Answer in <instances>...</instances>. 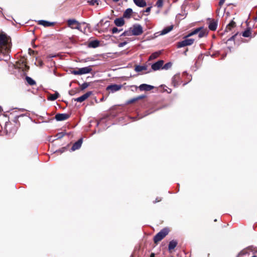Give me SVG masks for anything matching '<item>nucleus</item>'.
Listing matches in <instances>:
<instances>
[{
	"instance_id": "obj_28",
	"label": "nucleus",
	"mask_w": 257,
	"mask_h": 257,
	"mask_svg": "<svg viewBox=\"0 0 257 257\" xmlns=\"http://www.w3.org/2000/svg\"><path fill=\"white\" fill-rule=\"evenodd\" d=\"M251 34V30L250 28H247L242 33V36L244 37H249L250 36Z\"/></svg>"
},
{
	"instance_id": "obj_2",
	"label": "nucleus",
	"mask_w": 257,
	"mask_h": 257,
	"mask_svg": "<svg viewBox=\"0 0 257 257\" xmlns=\"http://www.w3.org/2000/svg\"><path fill=\"white\" fill-rule=\"evenodd\" d=\"M170 232V229L168 228H164L154 237V242L156 244H157L161 240L164 238Z\"/></svg>"
},
{
	"instance_id": "obj_23",
	"label": "nucleus",
	"mask_w": 257,
	"mask_h": 257,
	"mask_svg": "<svg viewBox=\"0 0 257 257\" xmlns=\"http://www.w3.org/2000/svg\"><path fill=\"white\" fill-rule=\"evenodd\" d=\"M99 45V41L98 40H93L90 41L88 44V46L90 48H95L98 47Z\"/></svg>"
},
{
	"instance_id": "obj_44",
	"label": "nucleus",
	"mask_w": 257,
	"mask_h": 257,
	"mask_svg": "<svg viewBox=\"0 0 257 257\" xmlns=\"http://www.w3.org/2000/svg\"><path fill=\"white\" fill-rule=\"evenodd\" d=\"M151 8H152V7H149L147 8L146 9V10L145 11V12L146 13H149L151 11Z\"/></svg>"
},
{
	"instance_id": "obj_34",
	"label": "nucleus",
	"mask_w": 257,
	"mask_h": 257,
	"mask_svg": "<svg viewBox=\"0 0 257 257\" xmlns=\"http://www.w3.org/2000/svg\"><path fill=\"white\" fill-rule=\"evenodd\" d=\"M164 1V0H158L156 4V6L158 8H162L163 6Z\"/></svg>"
},
{
	"instance_id": "obj_31",
	"label": "nucleus",
	"mask_w": 257,
	"mask_h": 257,
	"mask_svg": "<svg viewBox=\"0 0 257 257\" xmlns=\"http://www.w3.org/2000/svg\"><path fill=\"white\" fill-rule=\"evenodd\" d=\"M59 94L58 92H55L49 97V99L52 101L55 100L59 97Z\"/></svg>"
},
{
	"instance_id": "obj_46",
	"label": "nucleus",
	"mask_w": 257,
	"mask_h": 257,
	"mask_svg": "<svg viewBox=\"0 0 257 257\" xmlns=\"http://www.w3.org/2000/svg\"><path fill=\"white\" fill-rule=\"evenodd\" d=\"M125 44H126V43H125V42H123V43H120V44H119V46H123L124 45H125Z\"/></svg>"
},
{
	"instance_id": "obj_18",
	"label": "nucleus",
	"mask_w": 257,
	"mask_h": 257,
	"mask_svg": "<svg viewBox=\"0 0 257 257\" xmlns=\"http://www.w3.org/2000/svg\"><path fill=\"white\" fill-rule=\"evenodd\" d=\"M236 27L235 22L232 20L226 27L225 32H229L232 30V29Z\"/></svg>"
},
{
	"instance_id": "obj_47",
	"label": "nucleus",
	"mask_w": 257,
	"mask_h": 257,
	"mask_svg": "<svg viewBox=\"0 0 257 257\" xmlns=\"http://www.w3.org/2000/svg\"><path fill=\"white\" fill-rule=\"evenodd\" d=\"M188 49H186V51H184V53L185 55H186V53H187V52L188 51Z\"/></svg>"
},
{
	"instance_id": "obj_1",
	"label": "nucleus",
	"mask_w": 257,
	"mask_h": 257,
	"mask_svg": "<svg viewBox=\"0 0 257 257\" xmlns=\"http://www.w3.org/2000/svg\"><path fill=\"white\" fill-rule=\"evenodd\" d=\"M11 41V38L6 34H0V55H3L7 59L10 57L9 54L12 46Z\"/></svg>"
},
{
	"instance_id": "obj_17",
	"label": "nucleus",
	"mask_w": 257,
	"mask_h": 257,
	"mask_svg": "<svg viewBox=\"0 0 257 257\" xmlns=\"http://www.w3.org/2000/svg\"><path fill=\"white\" fill-rule=\"evenodd\" d=\"M39 25H42L45 27L53 26L55 25V23L54 22H49L48 21L41 20L38 22Z\"/></svg>"
},
{
	"instance_id": "obj_12",
	"label": "nucleus",
	"mask_w": 257,
	"mask_h": 257,
	"mask_svg": "<svg viewBox=\"0 0 257 257\" xmlns=\"http://www.w3.org/2000/svg\"><path fill=\"white\" fill-rule=\"evenodd\" d=\"M92 94V91H88L80 97L74 99V100L77 102H82L88 98Z\"/></svg>"
},
{
	"instance_id": "obj_33",
	"label": "nucleus",
	"mask_w": 257,
	"mask_h": 257,
	"mask_svg": "<svg viewBox=\"0 0 257 257\" xmlns=\"http://www.w3.org/2000/svg\"><path fill=\"white\" fill-rule=\"evenodd\" d=\"M90 84L88 82H84L80 85V89L81 90H83L89 86Z\"/></svg>"
},
{
	"instance_id": "obj_38",
	"label": "nucleus",
	"mask_w": 257,
	"mask_h": 257,
	"mask_svg": "<svg viewBox=\"0 0 257 257\" xmlns=\"http://www.w3.org/2000/svg\"><path fill=\"white\" fill-rule=\"evenodd\" d=\"M162 200V197H157L156 199L153 201V203L155 204L156 203H158V202H159L160 201H161Z\"/></svg>"
},
{
	"instance_id": "obj_51",
	"label": "nucleus",
	"mask_w": 257,
	"mask_h": 257,
	"mask_svg": "<svg viewBox=\"0 0 257 257\" xmlns=\"http://www.w3.org/2000/svg\"><path fill=\"white\" fill-rule=\"evenodd\" d=\"M69 93L71 94V95H73V94H72V93H71V92H69Z\"/></svg>"
},
{
	"instance_id": "obj_32",
	"label": "nucleus",
	"mask_w": 257,
	"mask_h": 257,
	"mask_svg": "<svg viewBox=\"0 0 257 257\" xmlns=\"http://www.w3.org/2000/svg\"><path fill=\"white\" fill-rule=\"evenodd\" d=\"M90 5L91 6H98L99 5V3L100 2L99 0H90L88 2Z\"/></svg>"
},
{
	"instance_id": "obj_29",
	"label": "nucleus",
	"mask_w": 257,
	"mask_h": 257,
	"mask_svg": "<svg viewBox=\"0 0 257 257\" xmlns=\"http://www.w3.org/2000/svg\"><path fill=\"white\" fill-rule=\"evenodd\" d=\"M142 98V97L141 96H139V97H135V98H133L130 99L126 101V103L127 104H130L136 102L137 101H138V100Z\"/></svg>"
},
{
	"instance_id": "obj_4",
	"label": "nucleus",
	"mask_w": 257,
	"mask_h": 257,
	"mask_svg": "<svg viewBox=\"0 0 257 257\" xmlns=\"http://www.w3.org/2000/svg\"><path fill=\"white\" fill-rule=\"evenodd\" d=\"M16 66L24 72H28L30 69V67L27 64V60L25 57H21L16 62Z\"/></svg>"
},
{
	"instance_id": "obj_22",
	"label": "nucleus",
	"mask_w": 257,
	"mask_h": 257,
	"mask_svg": "<svg viewBox=\"0 0 257 257\" xmlns=\"http://www.w3.org/2000/svg\"><path fill=\"white\" fill-rule=\"evenodd\" d=\"M114 23L116 26L121 27L124 24V21L122 18H119L116 19Z\"/></svg>"
},
{
	"instance_id": "obj_10",
	"label": "nucleus",
	"mask_w": 257,
	"mask_h": 257,
	"mask_svg": "<svg viewBox=\"0 0 257 257\" xmlns=\"http://www.w3.org/2000/svg\"><path fill=\"white\" fill-rule=\"evenodd\" d=\"M207 21L208 22V28L210 30L214 31L216 30L217 27V21L211 18H208Z\"/></svg>"
},
{
	"instance_id": "obj_5",
	"label": "nucleus",
	"mask_w": 257,
	"mask_h": 257,
	"mask_svg": "<svg viewBox=\"0 0 257 257\" xmlns=\"http://www.w3.org/2000/svg\"><path fill=\"white\" fill-rule=\"evenodd\" d=\"M184 38L185 39L184 40L180 42H178L177 43V48H179L187 46H190L194 43L195 41L194 39H188V38H185V36L184 37Z\"/></svg>"
},
{
	"instance_id": "obj_19",
	"label": "nucleus",
	"mask_w": 257,
	"mask_h": 257,
	"mask_svg": "<svg viewBox=\"0 0 257 257\" xmlns=\"http://www.w3.org/2000/svg\"><path fill=\"white\" fill-rule=\"evenodd\" d=\"M178 244V242L176 240H172L170 241L168 245V250L170 252H171Z\"/></svg>"
},
{
	"instance_id": "obj_16",
	"label": "nucleus",
	"mask_w": 257,
	"mask_h": 257,
	"mask_svg": "<svg viewBox=\"0 0 257 257\" xmlns=\"http://www.w3.org/2000/svg\"><path fill=\"white\" fill-rule=\"evenodd\" d=\"M82 144V139H80L76 142H75L71 148V150L74 151L76 150L79 149Z\"/></svg>"
},
{
	"instance_id": "obj_21",
	"label": "nucleus",
	"mask_w": 257,
	"mask_h": 257,
	"mask_svg": "<svg viewBox=\"0 0 257 257\" xmlns=\"http://www.w3.org/2000/svg\"><path fill=\"white\" fill-rule=\"evenodd\" d=\"M133 13V10L131 8L127 9L123 14V18L130 19Z\"/></svg>"
},
{
	"instance_id": "obj_11",
	"label": "nucleus",
	"mask_w": 257,
	"mask_h": 257,
	"mask_svg": "<svg viewBox=\"0 0 257 257\" xmlns=\"http://www.w3.org/2000/svg\"><path fill=\"white\" fill-rule=\"evenodd\" d=\"M70 117V115L67 113H57L55 118L57 121H63L67 119Z\"/></svg>"
},
{
	"instance_id": "obj_7",
	"label": "nucleus",
	"mask_w": 257,
	"mask_h": 257,
	"mask_svg": "<svg viewBox=\"0 0 257 257\" xmlns=\"http://www.w3.org/2000/svg\"><path fill=\"white\" fill-rule=\"evenodd\" d=\"M5 128L7 133H15L18 129V126L11 122H7L5 124Z\"/></svg>"
},
{
	"instance_id": "obj_8",
	"label": "nucleus",
	"mask_w": 257,
	"mask_h": 257,
	"mask_svg": "<svg viewBox=\"0 0 257 257\" xmlns=\"http://www.w3.org/2000/svg\"><path fill=\"white\" fill-rule=\"evenodd\" d=\"M67 25L68 27H70L71 29H76L81 31V30L80 24L75 19H69L67 20Z\"/></svg>"
},
{
	"instance_id": "obj_26",
	"label": "nucleus",
	"mask_w": 257,
	"mask_h": 257,
	"mask_svg": "<svg viewBox=\"0 0 257 257\" xmlns=\"http://www.w3.org/2000/svg\"><path fill=\"white\" fill-rule=\"evenodd\" d=\"M173 25H171L164 28L161 32V34L165 35L172 31L173 29Z\"/></svg>"
},
{
	"instance_id": "obj_41",
	"label": "nucleus",
	"mask_w": 257,
	"mask_h": 257,
	"mask_svg": "<svg viewBox=\"0 0 257 257\" xmlns=\"http://www.w3.org/2000/svg\"><path fill=\"white\" fill-rule=\"evenodd\" d=\"M64 136V134L63 133H59L57 135V137L58 139H61Z\"/></svg>"
},
{
	"instance_id": "obj_43",
	"label": "nucleus",
	"mask_w": 257,
	"mask_h": 257,
	"mask_svg": "<svg viewBox=\"0 0 257 257\" xmlns=\"http://www.w3.org/2000/svg\"><path fill=\"white\" fill-rule=\"evenodd\" d=\"M225 1V0H220L219 1L218 5H219V6L220 7H221L223 5V4L224 3Z\"/></svg>"
},
{
	"instance_id": "obj_37",
	"label": "nucleus",
	"mask_w": 257,
	"mask_h": 257,
	"mask_svg": "<svg viewBox=\"0 0 257 257\" xmlns=\"http://www.w3.org/2000/svg\"><path fill=\"white\" fill-rule=\"evenodd\" d=\"M122 30H119L118 28H117L116 27H113L112 30H111V31H112V34H115V33H118V32H119L120 31H121Z\"/></svg>"
},
{
	"instance_id": "obj_24",
	"label": "nucleus",
	"mask_w": 257,
	"mask_h": 257,
	"mask_svg": "<svg viewBox=\"0 0 257 257\" xmlns=\"http://www.w3.org/2000/svg\"><path fill=\"white\" fill-rule=\"evenodd\" d=\"M147 69V66L146 65L141 66V65H135V70L137 72H141L143 70H146Z\"/></svg>"
},
{
	"instance_id": "obj_42",
	"label": "nucleus",
	"mask_w": 257,
	"mask_h": 257,
	"mask_svg": "<svg viewBox=\"0 0 257 257\" xmlns=\"http://www.w3.org/2000/svg\"><path fill=\"white\" fill-rule=\"evenodd\" d=\"M237 33H236L235 34H234V35H233L232 37H231L229 39H228V41H232V40H234L235 37L236 36V35H237Z\"/></svg>"
},
{
	"instance_id": "obj_3",
	"label": "nucleus",
	"mask_w": 257,
	"mask_h": 257,
	"mask_svg": "<svg viewBox=\"0 0 257 257\" xmlns=\"http://www.w3.org/2000/svg\"><path fill=\"white\" fill-rule=\"evenodd\" d=\"M197 34H198V37L199 38H201L207 36L208 31L206 29H203L202 27L198 28L191 33H189L187 36H185V38L190 37Z\"/></svg>"
},
{
	"instance_id": "obj_36",
	"label": "nucleus",
	"mask_w": 257,
	"mask_h": 257,
	"mask_svg": "<svg viewBox=\"0 0 257 257\" xmlns=\"http://www.w3.org/2000/svg\"><path fill=\"white\" fill-rule=\"evenodd\" d=\"M159 55V53H158V52H156V53H154L153 54H152L150 57V59H154V58H157Z\"/></svg>"
},
{
	"instance_id": "obj_20",
	"label": "nucleus",
	"mask_w": 257,
	"mask_h": 257,
	"mask_svg": "<svg viewBox=\"0 0 257 257\" xmlns=\"http://www.w3.org/2000/svg\"><path fill=\"white\" fill-rule=\"evenodd\" d=\"M134 3L138 6L141 8L145 7L147 6L145 0H133Z\"/></svg>"
},
{
	"instance_id": "obj_48",
	"label": "nucleus",
	"mask_w": 257,
	"mask_h": 257,
	"mask_svg": "<svg viewBox=\"0 0 257 257\" xmlns=\"http://www.w3.org/2000/svg\"><path fill=\"white\" fill-rule=\"evenodd\" d=\"M3 111V109L2 107L0 106V112H2Z\"/></svg>"
},
{
	"instance_id": "obj_45",
	"label": "nucleus",
	"mask_w": 257,
	"mask_h": 257,
	"mask_svg": "<svg viewBox=\"0 0 257 257\" xmlns=\"http://www.w3.org/2000/svg\"><path fill=\"white\" fill-rule=\"evenodd\" d=\"M150 257H155V254L153 252L151 253Z\"/></svg>"
},
{
	"instance_id": "obj_15",
	"label": "nucleus",
	"mask_w": 257,
	"mask_h": 257,
	"mask_svg": "<svg viewBox=\"0 0 257 257\" xmlns=\"http://www.w3.org/2000/svg\"><path fill=\"white\" fill-rule=\"evenodd\" d=\"M154 88V87L153 86L146 84H142L139 86V89L141 91H150Z\"/></svg>"
},
{
	"instance_id": "obj_40",
	"label": "nucleus",
	"mask_w": 257,
	"mask_h": 257,
	"mask_svg": "<svg viewBox=\"0 0 257 257\" xmlns=\"http://www.w3.org/2000/svg\"><path fill=\"white\" fill-rule=\"evenodd\" d=\"M246 253V252L244 250H241V251H240L238 254H237V256L236 257H240V256H242V255H243L244 254H245Z\"/></svg>"
},
{
	"instance_id": "obj_13",
	"label": "nucleus",
	"mask_w": 257,
	"mask_h": 257,
	"mask_svg": "<svg viewBox=\"0 0 257 257\" xmlns=\"http://www.w3.org/2000/svg\"><path fill=\"white\" fill-rule=\"evenodd\" d=\"M122 87V86L121 85L111 84V85H108L106 89L110 90L112 92H114L117 91L121 89Z\"/></svg>"
},
{
	"instance_id": "obj_39",
	"label": "nucleus",
	"mask_w": 257,
	"mask_h": 257,
	"mask_svg": "<svg viewBox=\"0 0 257 257\" xmlns=\"http://www.w3.org/2000/svg\"><path fill=\"white\" fill-rule=\"evenodd\" d=\"M67 150V147H63L61 149H60V150H59L58 151V152H59L60 154H62V153H63V152H65Z\"/></svg>"
},
{
	"instance_id": "obj_35",
	"label": "nucleus",
	"mask_w": 257,
	"mask_h": 257,
	"mask_svg": "<svg viewBox=\"0 0 257 257\" xmlns=\"http://www.w3.org/2000/svg\"><path fill=\"white\" fill-rule=\"evenodd\" d=\"M172 64L171 62L166 63L163 67L162 68L164 69L167 70L171 67Z\"/></svg>"
},
{
	"instance_id": "obj_9",
	"label": "nucleus",
	"mask_w": 257,
	"mask_h": 257,
	"mask_svg": "<svg viewBox=\"0 0 257 257\" xmlns=\"http://www.w3.org/2000/svg\"><path fill=\"white\" fill-rule=\"evenodd\" d=\"M131 28L133 35L134 36H139L143 33V28L140 25H134Z\"/></svg>"
},
{
	"instance_id": "obj_49",
	"label": "nucleus",
	"mask_w": 257,
	"mask_h": 257,
	"mask_svg": "<svg viewBox=\"0 0 257 257\" xmlns=\"http://www.w3.org/2000/svg\"><path fill=\"white\" fill-rule=\"evenodd\" d=\"M119 0H113V2H117L119 1Z\"/></svg>"
},
{
	"instance_id": "obj_30",
	"label": "nucleus",
	"mask_w": 257,
	"mask_h": 257,
	"mask_svg": "<svg viewBox=\"0 0 257 257\" xmlns=\"http://www.w3.org/2000/svg\"><path fill=\"white\" fill-rule=\"evenodd\" d=\"M131 28H130L128 30L125 31L121 35V36H133Z\"/></svg>"
},
{
	"instance_id": "obj_25",
	"label": "nucleus",
	"mask_w": 257,
	"mask_h": 257,
	"mask_svg": "<svg viewBox=\"0 0 257 257\" xmlns=\"http://www.w3.org/2000/svg\"><path fill=\"white\" fill-rule=\"evenodd\" d=\"M180 80V76L179 75H174L172 80V83L173 84V85L176 87L179 84V81Z\"/></svg>"
},
{
	"instance_id": "obj_50",
	"label": "nucleus",
	"mask_w": 257,
	"mask_h": 257,
	"mask_svg": "<svg viewBox=\"0 0 257 257\" xmlns=\"http://www.w3.org/2000/svg\"><path fill=\"white\" fill-rule=\"evenodd\" d=\"M17 121V118H16V120L14 121V122L16 123Z\"/></svg>"
},
{
	"instance_id": "obj_14",
	"label": "nucleus",
	"mask_w": 257,
	"mask_h": 257,
	"mask_svg": "<svg viewBox=\"0 0 257 257\" xmlns=\"http://www.w3.org/2000/svg\"><path fill=\"white\" fill-rule=\"evenodd\" d=\"M163 60H159L152 65V69L154 71L159 70L163 66Z\"/></svg>"
},
{
	"instance_id": "obj_27",
	"label": "nucleus",
	"mask_w": 257,
	"mask_h": 257,
	"mask_svg": "<svg viewBox=\"0 0 257 257\" xmlns=\"http://www.w3.org/2000/svg\"><path fill=\"white\" fill-rule=\"evenodd\" d=\"M26 80L28 84L31 86H33L36 84V81L34 80H33L32 78L29 76H27L26 77Z\"/></svg>"
},
{
	"instance_id": "obj_6",
	"label": "nucleus",
	"mask_w": 257,
	"mask_h": 257,
	"mask_svg": "<svg viewBox=\"0 0 257 257\" xmlns=\"http://www.w3.org/2000/svg\"><path fill=\"white\" fill-rule=\"evenodd\" d=\"M92 68L91 66L79 68L78 70H73L72 73L74 75H82L84 74H87L91 72L92 71Z\"/></svg>"
}]
</instances>
